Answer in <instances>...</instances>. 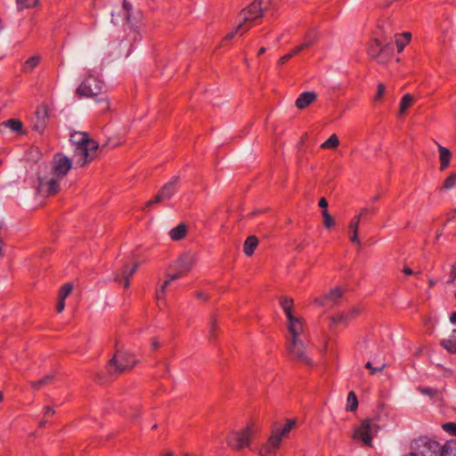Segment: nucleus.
Listing matches in <instances>:
<instances>
[{
  "mask_svg": "<svg viewBox=\"0 0 456 456\" xmlns=\"http://www.w3.org/2000/svg\"><path fill=\"white\" fill-rule=\"evenodd\" d=\"M186 232V226L181 224L170 230L169 236L173 240H180L185 237Z\"/></svg>",
  "mask_w": 456,
  "mask_h": 456,
  "instance_id": "29",
  "label": "nucleus"
},
{
  "mask_svg": "<svg viewBox=\"0 0 456 456\" xmlns=\"http://www.w3.org/2000/svg\"><path fill=\"white\" fill-rule=\"evenodd\" d=\"M99 148V144L96 141L90 139L89 136L86 138V142L80 148V151L77 156L76 164L78 167H84L88 162L92 161L95 157V152Z\"/></svg>",
  "mask_w": 456,
  "mask_h": 456,
  "instance_id": "11",
  "label": "nucleus"
},
{
  "mask_svg": "<svg viewBox=\"0 0 456 456\" xmlns=\"http://www.w3.org/2000/svg\"><path fill=\"white\" fill-rule=\"evenodd\" d=\"M304 46H302L301 45H298L297 46H296L295 48H293L289 53V54H292V57L298 54L300 52L304 51Z\"/></svg>",
  "mask_w": 456,
  "mask_h": 456,
  "instance_id": "50",
  "label": "nucleus"
},
{
  "mask_svg": "<svg viewBox=\"0 0 456 456\" xmlns=\"http://www.w3.org/2000/svg\"><path fill=\"white\" fill-rule=\"evenodd\" d=\"M339 145V140L337 134H331L324 142L322 143L321 148L324 150L335 149Z\"/></svg>",
  "mask_w": 456,
  "mask_h": 456,
  "instance_id": "32",
  "label": "nucleus"
},
{
  "mask_svg": "<svg viewBox=\"0 0 456 456\" xmlns=\"http://www.w3.org/2000/svg\"><path fill=\"white\" fill-rule=\"evenodd\" d=\"M381 45H382V39L374 38L368 47L369 56L372 60H375L378 63H379V57Z\"/></svg>",
  "mask_w": 456,
  "mask_h": 456,
  "instance_id": "25",
  "label": "nucleus"
},
{
  "mask_svg": "<svg viewBox=\"0 0 456 456\" xmlns=\"http://www.w3.org/2000/svg\"><path fill=\"white\" fill-rule=\"evenodd\" d=\"M419 390L422 395H428L431 398L435 397L438 393L436 389L431 387H419Z\"/></svg>",
  "mask_w": 456,
  "mask_h": 456,
  "instance_id": "44",
  "label": "nucleus"
},
{
  "mask_svg": "<svg viewBox=\"0 0 456 456\" xmlns=\"http://www.w3.org/2000/svg\"><path fill=\"white\" fill-rule=\"evenodd\" d=\"M136 360L134 356L126 351H117L109 361L107 370L110 373H120L134 367Z\"/></svg>",
  "mask_w": 456,
  "mask_h": 456,
  "instance_id": "8",
  "label": "nucleus"
},
{
  "mask_svg": "<svg viewBox=\"0 0 456 456\" xmlns=\"http://www.w3.org/2000/svg\"><path fill=\"white\" fill-rule=\"evenodd\" d=\"M45 128V121L44 120H36L35 124L33 125V129L37 131L38 133H43Z\"/></svg>",
  "mask_w": 456,
  "mask_h": 456,
  "instance_id": "46",
  "label": "nucleus"
},
{
  "mask_svg": "<svg viewBox=\"0 0 456 456\" xmlns=\"http://www.w3.org/2000/svg\"><path fill=\"white\" fill-rule=\"evenodd\" d=\"M394 45L391 42V40L382 39V45L380 48L379 57V63L385 64L387 63L394 53Z\"/></svg>",
  "mask_w": 456,
  "mask_h": 456,
  "instance_id": "18",
  "label": "nucleus"
},
{
  "mask_svg": "<svg viewBox=\"0 0 456 456\" xmlns=\"http://www.w3.org/2000/svg\"><path fill=\"white\" fill-rule=\"evenodd\" d=\"M411 38V34L410 32L395 35V45L399 53L403 51L404 47L410 43Z\"/></svg>",
  "mask_w": 456,
  "mask_h": 456,
  "instance_id": "28",
  "label": "nucleus"
},
{
  "mask_svg": "<svg viewBox=\"0 0 456 456\" xmlns=\"http://www.w3.org/2000/svg\"><path fill=\"white\" fill-rule=\"evenodd\" d=\"M438 151H439V158H440V162H441L439 169H440V171H444L450 165L452 153L447 148L443 147L441 145H438Z\"/></svg>",
  "mask_w": 456,
  "mask_h": 456,
  "instance_id": "23",
  "label": "nucleus"
},
{
  "mask_svg": "<svg viewBox=\"0 0 456 456\" xmlns=\"http://www.w3.org/2000/svg\"><path fill=\"white\" fill-rule=\"evenodd\" d=\"M64 308H65V299L58 297V302L56 305V311L58 313H61L64 310Z\"/></svg>",
  "mask_w": 456,
  "mask_h": 456,
  "instance_id": "48",
  "label": "nucleus"
},
{
  "mask_svg": "<svg viewBox=\"0 0 456 456\" xmlns=\"http://www.w3.org/2000/svg\"><path fill=\"white\" fill-rule=\"evenodd\" d=\"M297 425V420L295 419H288L284 427L274 428L272 431L270 437L267 442L262 445L258 453L260 456H272L276 451L280 448V444L283 436H287L292 428H294Z\"/></svg>",
  "mask_w": 456,
  "mask_h": 456,
  "instance_id": "3",
  "label": "nucleus"
},
{
  "mask_svg": "<svg viewBox=\"0 0 456 456\" xmlns=\"http://www.w3.org/2000/svg\"><path fill=\"white\" fill-rule=\"evenodd\" d=\"M196 297L204 301L208 300V296L202 291L196 292Z\"/></svg>",
  "mask_w": 456,
  "mask_h": 456,
  "instance_id": "55",
  "label": "nucleus"
},
{
  "mask_svg": "<svg viewBox=\"0 0 456 456\" xmlns=\"http://www.w3.org/2000/svg\"><path fill=\"white\" fill-rule=\"evenodd\" d=\"M366 369L370 370V374L382 371L386 368V364H382L380 367H373L370 362H367L364 366Z\"/></svg>",
  "mask_w": 456,
  "mask_h": 456,
  "instance_id": "45",
  "label": "nucleus"
},
{
  "mask_svg": "<svg viewBox=\"0 0 456 456\" xmlns=\"http://www.w3.org/2000/svg\"><path fill=\"white\" fill-rule=\"evenodd\" d=\"M102 4L110 10L112 23H116L119 18L129 21L132 5L126 0H96L94 3L97 7Z\"/></svg>",
  "mask_w": 456,
  "mask_h": 456,
  "instance_id": "4",
  "label": "nucleus"
},
{
  "mask_svg": "<svg viewBox=\"0 0 456 456\" xmlns=\"http://www.w3.org/2000/svg\"><path fill=\"white\" fill-rule=\"evenodd\" d=\"M358 408V399L354 391H350L347 395L346 410L347 411H355Z\"/></svg>",
  "mask_w": 456,
  "mask_h": 456,
  "instance_id": "31",
  "label": "nucleus"
},
{
  "mask_svg": "<svg viewBox=\"0 0 456 456\" xmlns=\"http://www.w3.org/2000/svg\"><path fill=\"white\" fill-rule=\"evenodd\" d=\"M451 271L452 272L453 276H456V262L452 265Z\"/></svg>",
  "mask_w": 456,
  "mask_h": 456,
  "instance_id": "64",
  "label": "nucleus"
},
{
  "mask_svg": "<svg viewBox=\"0 0 456 456\" xmlns=\"http://www.w3.org/2000/svg\"><path fill=\"white\" fill-rule=\"evenodd\" d=\"M413 101L414 99L410 94H404L400 102L399 114L403 115L406 110L413 103Z\"/></svg>",
  "mask_w": 456,
  "mask_h": 456,
  "instance_id": "33",
  "label": "nucleus"
},
{
  "mask_svg": "<svg viewBox=\"0 0 456 456\" xmlns=\"http://www.w3.org/2000/svg\"><path fill=\"white\" fill-rule=\"evenodd\" d=\"M436 280H434V279H432V278L428 280V285H429V288L434 287V286L436 285Z\"/></svg>",
  "mask_w": 456,
  "mask_h": 456,
  "instance_id": "62",
  "label": "nucleus"
},
{
  "mask_svg": "<svg viewBox=\"0 0 456 456\" xmlns=\"http://www.w3.org/2000/svg\"><path fill=\"white\" fill-rule=\"evenodd\" d=\"M317 98V94L314 92H304L299 94L296 101V106L299 110H304L314 102Z\"/></svg>",
  "mask_w": 456,
  "mask_h": 456,
  "instance_id": "19",
  "label": "nucleus"
},
{
  "mask_svg": "<svg viewBox=\"0 0 456 456\" xmlns=\"http://www.w3.org/2000/svg\"><path fill=\"white\" fill-rule=\"evenodd\" d=\"M379 431V426L373 419H364L359 427L354 429L353 438L362 441L365 445L371 446L373 437Z\"/></svg>",
  "mask_w": 456,
  "mask_h": 456,
  "instance_id": "5",
  "label": "nucleus"
},
{
  "mask_svg": "<svg viewBox=\"0 0 456 456\" xmlns=\"http://www.w3.org/2000/svg\"><path fill=\"white\" fill-rule=\"evenodd\" d=\"M318 205L320 208H323V209H327L328 208V201L325 198H321L319 202H318Z\"/></svg>",
  "mask_w": 456,
  "mask_h": 456,
  "instance_id": "52",
  "label": "nucleus"
},
{
  "mask_svg": "<svg viewBox=\"0 0 456 456\" xmlns=\"http://www.w3.org/2000/svg\"><path fill=\"white\" fill-rule=\"evenodd\" d=\"M343 295V291L339 287H336L324 295L322 298H315L314 303L325 306L329 302L336 303Z\"/></svg>",
  "mask_w": 456,
  "mask_h": 456,
  "instance_id": "17",
  "label": "nucleus"
},
{
  "mask_svg": "<svg viewBox=\"0 0 456 456\" xmlns=\"http://www.w3.org/2000/svg\"><path fill=\"white\" fill-rule=\"evenodd\" d=\"M361 216H354L349 223V240L353 243L361 244V241L358 238V228L360 224Z\"/></svg>",
  "mask_w": 456,
  "mask_h": 456,
  "instance_id": "22",
  "label": "nucleus"
},
{
  "mask_svg": "<svg viewBox=\"0 0 456 456\" xmlns=\"http://www.w3.org/2000/svg\"><path fill=\"white\" fill-rule=\"evenodd\" d=\"M151 346L153 347V349H157L160 346V344L157 339L153 338L151 342Z\"/></svg>",
  "mask_w": 456,
  "mask_h": 456,
  "instance_id": "59",
  "label": "nucleus"
},
{
  "mask_svg": "<svg viewBox=\"0 0 456 456\" xmlns=\"http://www.w3.org/2000/svg\"><path fill=\"white\" fill-rule=\"evenodd\" d=\"M280 305L281 308L283 309L287 319H290L292 314V309L294 305L293 299L287 297H282L280 299Z\"/></svg>",
  "mask_w": 456,
  "mask_h": 456,
  "instance_id": "30",
  "label": "nucleus"
},
{
  "mask_svg": "<svg viewBox=\"0 0 456 456\" xmlns=\"http://www.w3.org/2000/svg\"><path fill=\"white\" fill-rule=\"evenodd\" d=\"M450 322L456 325V312H453L450 316Z\"/></svg>",
  "mask_w": 456,
  "mask_h": 456,
  "instance_id": "60",
  "label": "nucleus"
},
{
  "mask_svg": "<svg viewBox=\"0 0 456 456\" xmlns=\"http://www.w3.org/2000/svg\"><path fill=\"white\" fill-rule=\"evenodd\" d=\"M72 289L73 286L71 283L63 284L59 290L58 297L66 299V297L71 293Z\"/></svg>",
  "mask_w": 456,
  "mask_h": 456,
  "instance_id": "38",
  "label": "nucleus"
},
{
  "mask_svg": "<svg viewBox=\"0 0 456 456\" xmlns=\"http://www.w3.org/2000/svg\"><path fill=\"white\" fill-rule=\"evenodd\" d=\"M59 178L51 177H38V187L41 191L45 192L47 195H54L60 191Z\"/></svg>",
  "mask_w": 456,
  "mask_h": 456,
  "instance_id": "14",
  "label": "nucleus"
},
{
  "mask_svg": "<svg viewBox=\"0 0 456 456\" xmlns=\"http://www.w3.org/2000/svg\"><path fill=\"white\" fill-rule=\"evenodd\" d=\"M179 182L178 176H173L169 182L165 183L158 193L144 205L143 209L152 207L154 204L160 203L172 198L176 191V185Z\"/></svg>",
  "mask_w": 456,
  "mask_h": 456,
  "instance_id": "10",
  "label": "nucleus"
},
{
  "mask_svg": "<svg viewBox=\"0 0 456 456\" xmlns=\"http://www.w3.org/2000/svg\"><path fill=\"white\" fill-rule=\"evenodd\" d=\"M257 245L258 239L255 235L248 236L244 242V253L248 256H252Z\"/></svg>",
  "mask_w": 456,
  "mask_h": 456,
  "instance_id": "27",
  "label": "nucleus"
},
{
  "mask_svg": "<svg viewBox=\"0 0 456 456\" xmlns=\"http://www.w3.org/2000/svg\"><path fill=\"white\" fill-rule=\"evenodd\" d=\"M292 58V54H285L283 56H281L279 60V64L280 65H283L285 64L289 60H290Z\"/></svg>",
  "mask_w": 456,
  "mask_h": 456,
  "instance_id": "51",
  "label": "nucleus"
},
{
  "mask_svg": "<svg viewBox=\"0 0 456 456\" xmlns=\"http://www.w3.org/2000/svg\"><path fill=\"white\" fill-rule=\"evenodd\" d=\"M257 430L252 426H248L243 429L232 433L227 437V444L236 451L243 448H249L252 439L255 437Z\"/></svg>",
  "mask_w": 456,
  "mask_h": 456,
  "instance_id": "6",
  "label": "nucleus"
},
{
  "mask_svg": "<svg viewBox=\"0 0 456 456\" xmlns=\"http://www.w3.org/2000/svg\"><path fill=\"white\" fill-rule=\"evenodd\" d=\"M288 321V330L291 335V339H299L298 337L303 330V325L298 318L291 316Z\"/></svg>",
  "mask_w": 456,
  "mask_h": 456,
  "instance_id": "20",
  "label": "nucleus"
},
{
  "mask_svg": "<svg viewBox=\"0 0 456 456\" xmlns=\"http://www.w3.org/2000/svg\"><path fill=\"white\" fill-rule=\"evenodd\" d=\"M439 456H456V448L452 449L450 445H444Z\"/></svg>",
  "mask_w": 456,
  "mask_h": 456,
  "instance_id": "41",
  "label": "nucleus"
},
{
  "mask_svg": "<svg viewBox=\"0 0 456 456\" xmlns=\"http://www.w3.org/2000/svg\"><path fill=\"white\" fill-rule=\"evenodd\" d=\"M99 102L103 104L102 110H105L109 109V102H108V101L101 100Z\"/></svg>",
  "mask_w": 456,
  "mask_h": 456,
  "instance_id": "61",
  "label": "nucleus"
},
{
  "mask_svg": "<svg viewBox=\"0 0 456 456\" xmlns=\"http://www.w3.org/2000/svg\"><path fill=\"white\" fill-rule=\"evenodd\" d=\"M54 414V411L50 406L45 407V416H52Z\"/></svg>",
  "mask_w": 456,
  "mask_h": 456,
  "instance_id": "54",
  "label": "nucleus"
},
{
  "mask_svg": "<svg viewBox=\"0 0 456 456\" xmlns=\"http://www.w3.org/2000/svg\"><path fill=\"white\" fill-rule=\"evenodd\" d=\"M39 4V0H33L31 3H28L27 5V9H30L36 7Z\"/></svg>",
  "mask_w": 456,
  "mask_h": 456,
  "instance_id": "57",
  "label": "nucleus"
},
{
  "mask_svg": "<svg viewBox=\"0 0 456 456\" xmlns=\"http://www.w3.org/2000/svg\"><path fill=\"white\" fill-rule=\"evenodd\" d=\"M455 215H456V214H454V213H453V211H452V213H449V214H448V219H447V221H448V222L452 221V220H453V218L455 217Z\"/></svg>",
  "mask_w": 456,
  "mask_h": 456,
  "instance_id": "63",
  "label": "nucleus"
},
{
  "mask_svg": "<svg viewBox=\"0 0 456 456\" xmlns=\"http://www.w3.org/2000/svg\"><path fill=\"white\" fill-rule=\"evenodd\" d=\"M48 117L47 110L45 106L38 108L36 111V118L37 120H44Z\"/></svg>",
  "mask_w": 456,
  "mask_h": 456,
  "instance_id": "42",
  "label": "nucleus"
},
{
  "mask_svg": "<svg viewBox=\"0 0 456 456\" xmlns=\"http://www.w3.org/2000/svg\"><path fill=\"white\" fill-rule=\"evenodd\" d=\"M444 430L448 432L450 435L456 436V423L455 422H447L443 425Z\"/></svg>",
  "mask_w": 456,
  "mask_h": 456,
  "instance_id": "43",
  "label": "nucleus"
},
{
  "mask_svg": "<svg viewBox=\"0 0 456 456\" xmlns=\"http://www.w3.org/2000/svg\"><path fill=\"white\" fill-rule=\"evenodd\" d=\"M316 41V36L313 31L307 32L305 36L304 42L300 44L304 49L311 47Z\"/></svg>",
  "mask_w": 456,
  "mask_h": 456,
  "instance_id": "37",
  "label": "nucleus"
},
{
  "mask_svg": "<svg viewBox=\"0 0 456 456\" xmlns=\"http://www.w3.org/2000/svg\"><path fill=\"white\" fill-rule=\"evenodd\" d=\"M456 186V172L451 173L444 180L440 190H451Z\"/></svg>",
  "mask_w": 456,
  "mask_h": 456,
  "instance_id": "35",
  "label": "nucleus"
},
{
  "mask_svg": "<svg viewBox=\"0 0 456 456\" xmlns=\"http://www.w3.org/2000/svg\"><path fill=\"white\" fill-rule=\"evenodd\" d=\"M385 94V86L383 84H379L378 86L376 100H379Z\"/></svg>",
  "mask_w": 456,
  "mask_h": 456,
  "instance_id": "49",
  "label": "nucleus"
},
{
  "mask_svg": "<svg viewBox=\"0 0 456 456\" xmlns=\"http://www.w3.org/2000/svg\"><path fill=\"white\" fill-rule=\"evenodd\" d=\"M402 272L406 275H412L415 273L407 265H404Z\"/></svg>",
  "mask_w": 456,
  "mask_h": 456,
  "instance_id": "53",
  "label": "nucleus"
},
{
  "mask_svg": "<svg viewBox=\"0 0 456 456\" xmlns=\"http://www.w3.org/2000/svg\"><path fill=\"white\" fill-rule=\"evenodd\" d=\"M412 448L414 451L405 456H439L442 450L439 443L426 436L415 440Z\"/></svg>",
  "mask_w": 456,
  "mask_h": 456,
  "instance_id": "7",
  "label": "nucleus"
},
{
  "mask_svg": "<svg viewBox=\"0 0 456 456\" xmlns=\"http://www.w3.org/2000/svg\"><path fill=\"white\" fill-rule=\"evenodd\" d=\"M88 137V134L84 132H75L70 134L69 141L76 145L75 149V155L76 157L78 155L80 151V148H82L86 142V138Z\"/></svg>",
  "mask_w": 456,
  "mask_h": 456,
  "instance_id": "21",
  "label": "nucleus"
},
{
  "mask_svg": "<svg viewBox=\"0 0 456 456\" xmlns=\"http://www.w3.org/2000/svg\"><path fill=\"white\" fill-rule=\"evenodd\" d=\"M322 215L323 216V223H324V226L326 228H330L335 224V222H334L332 216L330 215V213L327 209H323L322 211Z\"/></svg>",
  "mask_w": 456,
  "mask_h": 456,
  "instance_id": "39",
  "label": "nucleus"
},
{
  "mask_svg": "<svg viewBox=\"0 0 456 456\" xmlns=\"http://www.w3.org/2000/svg\"><path fill=\"white\" fill-rule=\"evenodd\" d=\"M55 375L54 374H48L43 377L42 379L37 380V381H30V387L34 390H39L41 387L45 386L51 385L54 382Z\"/></svg>",
  "mask_w": 456,
  "mask_h": 456,
  "instance_id": "26",
  "label": "nucleus"
},
{
  "mask_svg": "<svg viewBox=\"0 0 456 456\" xmlns=\"http://www.w3.org/2000/svg\"><path fill=\"white\" fill-rule=\"evenodd\" d=\"M456 280V276H453L452 274V272L451 271L450 272V274H449V279L448 281H446L447 284H452L454 282V281Z\"/></svg>",
  "mask_w": 456,
  "mask_h": 456,
  "instance_id": "58",
  "label": "nucleus"
},
{
  "mask_svg": "<svg viewBox=\"0 0 456 456\" xmlns=\"http://www.w3.org/2000/svg\"><path fill=\"white\" fill-rule=\"evenodd\" d=\"M440 345L450 354H456V330L452 331L448 338L440 341Z\"/></svg>",
  "mask_w": 456,
  "mask_h": 456,
  "instance_id": "24",
  "label": "nucleus"
},
{
  "mask_svg": "<svg viewBox=\"0 0 456 456\" xmlns=\"http://www.w3.org/2000/svg\"><path fill=\"white\" fill-rule=\"evenodd\" d=\"M194 263L195 259L193 255L190 253H184L181 255V256L177 259L175 265L176 272L173 274H168L167 279L164 281L161 287L159 289H157V300L164 298L166 289L169 286V284L173 281L178 280L186 275L191 270L192 266L194 265Z\"/></svg>",
  "mask_w": 456,
  "mask_h": 456,
  "instance_id": "2",
  "label": "nucleus"
},
{
  "mask_svg": "<svg viewBox=\"0 0 456 456\" xmlns=\"http://www.w3.org/2000/svg\"><path fill=\"white\" fill-rule=\"evenodd\" d=\"M288 350L290 355L302 363L310 365L312 363L310 358L307 356L305 347L300 339H291L288 346Z\"/></svg>",
  "mask_w": 456,
  "mask_h": 456,
  "instance_id": "13",
  "label": "nucleus"
},
{
  "mask_svg": "<svg viewBox=\"0 0 456 456\" xmlns=\"http://www.w3.org/2000/svg\"><path fill=\"white\" fill-rule=\"evenodd\" d=\"M371 212H372V210H371L370 208H362V209L361 210V213H360V215H359L358 216H361V217H362V216H364L365 215L370 214V213H371Z\"/></svg>",
  "mask_w": 456,
  "mask_h": 456,
  "instance_id": "56",
  "label": "nucleus"
},
{
  "mask_svg": "<svg viewBox=\"0 0 456 456\" xmlns=\"http://www.w3.org/2000/svg\"><path fill=\"white\" fill-rule=\"evenodd\" d=\"M1 126L9 127L12 132L20 131L22 128V123L15 118H11L4 121Z\"/></svg>",
  "mask_w": 456,
  "mask_h": 456,
  "instance_id": "34",
  "label": "nucleus"
},
{
  "mask_svg": "<svg viewBox=\"0 0 456 456\" xmlns=\"http://www.w3.org/2000/svg\"><path fill=\"white\" fill-rule=\"evenodd\" d=\"M139 264L135 263L131 268H128L126 265H124L123 269L120 273H116L115 281L122 283L125 289L130 286V278L135 273Z\"/></svg>",
  "mask_w": 456,
  "mask_h": 456,
  "instance_id": "15",
  "label": "nucleus"
},
{
  "mask_svg": "<svg viewBox=\"0 0 456 456\" xmlns=\"http://www.w3.org/2000/svg\"><path fill=\"white\" fill-rule=\"evenodd\" d=\"M361 313L359 307H354L347 313H341L331 317V322L334 324H344L346 325L349 322L355 319Z\"/></svg>",
  "mask_w": 456,
  "mask_h": 456,
  "instance_id": "16",
  "label": "nucleus"
},
{
  "mask_svg": "<svg viewBox=\"0 0 456 456\" xmlns=\"http://www.w3.org/2000/svg\"><path fill=\"white\" fill-rule=\"evenodd\" d=\"M216 327H217L216 320L214 317H212L211 323H210L209 330H208V333H209L208 338H209L210 341H213L216 337Z\"/></svg>",
  "mask_w": 456,
  "mask_h": 456,
  "instance_id": "40",
  "label": "nucleus"
},
{
  "mask_svg": "<svg viewBox=\"0 0 456 456\" xmlns=\"http://www.w3.org/2000/svg\"><path fill=\"white\" fill-rule=\"evenodd\" d=\"M39 56H32L28 58L23 65L22 70L24 72H30L39 63Z\"/></svg>",
  "mask_w": 456,
  "mask_h": 456,
  "instance_id": "36",
  "label": "nucleus"
},
{
  "mask_svg": "<svg viewBox=\"0 0 456 456\" xmlns=\"http://www.w3.org/2000/svg\"><path fill=\"white\" fill-rule=\"evenodd\" d=\"M103 82L97 77L89 75L77 88V94L80 97L97 96L102 93Z\"/></svg>",
  "mask_w": 456,
  "mask_h": 456,
  "instance_id": "9",
  "label": "nucleus"
},
{
  "mask_svg": "<svg viewBox=\"0 0 456 456\" xmlns=\"http://www.w3.org/2000/svg\"><path fill=\"white\" fill-rule=\"evenodd\" d=\"M274 5L272 0H254L248 7L240 12L241 22L224 37L225 40L232 39L236 34L242 35L251 26L257 24L258 20L265 15H273Z\"/></svg>",
  "mask_w": 456,
  "mask_h": 456,
  "instance_id": "1",
  "label": "nucleus"
},
{
  "mask_svg": "<svg viewBox=\"0 0 456 456\" xmlns=\"http://www.w3.org/2000/svg\"><path fill=\"white\" fill-rule=\"evenodd\" d=\"M28 0H16L17 8L19 11H22L27 8Z\"/></svg>",
  "mask_w": 456,
  "mask_h": 456,
  "instance_id": "47",
  "label": "nucleus"
},
{
  "mask_svg": "<svg viewBox=\"0 0 456 456\" xmlns=\"http://www.w3.org/2000/svg\"><path fill=\"white\" fill-rule=\"evenodd\" d=\"M71 160L61 153L54 155L53 159L52 174L56 178H63L70 170Z\"/></svg>",
  "mask_w": 456,
  "mask_h": 456,
  "instance_id": "12",
  "label": "nucleus"
}]
</instances>
